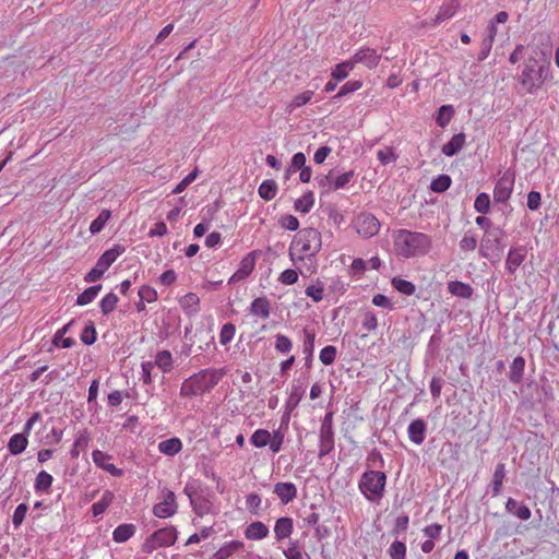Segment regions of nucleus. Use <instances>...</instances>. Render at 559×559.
Masks as SVG:
<instances>
[{
  "label": "nucleus",
  "mask_w": 559,
  "mask_h": 559,
  "mask_svg": "<svg viewBox=\"0 0 559 559\" xmlns=\"http://www.w3.org/2000/svg\"><path fill=\"white\" fill-rule=\"evenodd\" d=\"M271 312L270 301L265 297H259L253 299L250 305V313L260 319H267Z\"/></svg>",
  "instance_id": "nucleus-21"
},
{
  "label": "nucleus",
  "mask_w": 559,
  "mask_h": 559,
  "mask_svg": "<svg viewBox=\"0 0 559 559\" xmlns=\"http://www.w3.org/2000/svg\"><path fill=\"white\" fill-rule=\"evenodd\" d=\"M271 433L269 430L265 429H258L255 430L250 441L255 448H264L270 442Z\"/></svg>",
  "instance_id": "nucleus-45"
},
{
  "label": "nucleus",
  "mask_w": 559,
  "mask_h": 559,
  "mask_svg": "<svg viewBox=\"0 0 559 559\" xmlns=\"http://www.w3.org/2000/svg\"><path fill=\"white\" fill-rule=\"evenodd\" d=\"M92 460L97 467L106 471L112 476L120 477L123 475L122 469L109 462L111 460V455L104 453L100 450H94L92 452Z\"/></svg>",
  "instance_id": "nucleus-13"
},
{
  "label": "nucleus",
  "mask_w": 559,
  "mask_h": 559,
  "mask_svg": "<svg viewBox=\"0 0 559 559\" xmlns=\"http://www.w3.org/2000/svg\"><path fill=\"white\" fill-rule=\"evenodd\" d=\"M286 559H304L302 552L296 542H290L289 547L284 550Z\"/></svg>",
  "instance_id": "nucleus-64"
},
{
  "label": "nucleus",
  "mask_w": 559,
  "mask_h": 559,
  "mask_svg": "<svg viewBox=\"0 0 559 559\" xmlns=\"http://www.w3.org/2000/svg\"><path fill=\"white\" fill-rule=\"evenodd\" d=\"M527 255V249L524 246L510 248L507 260L506 270L509 274H514L518 267L524 262Z\"/></svg>",
  "instance_id": "nucleus-12"
},
{
  "label": "nucleus",
  "mask_w": 559,
  "mask_h": 559,
  "mask_svg": "<svg viewBox=\"0 0 559 559\" xmlns=\"http://www.w3.org/2000/svg\"><path fill=\"white\" fill-rule=\"evenodd\" d=\"M362 326L369 332L376 331L378 329V319L374 312L366 311L364 314Z\"/></svg>",
  "instance_id": "nucleus-62"
},
{
  "label": "nucleus",
  "mask_w": 559,
  "mask_h": 559,
  "mask_svg": "<svg viewBox=\"0 0 559 559\" xmlns=\"http://www.w3.org/2000/svg\"><path fill=\"white\" fill-rule=\"evenodd\" d=\"M453 107L451 105H443L439 108L436 122L439 127L444 128L453 116Z\"/></svg>",
  "instance_id": "nucleus-46"
},
{
  "label": "nucleus",
  "mask_w": 559,
  "mask_h": 559,
  "mask_svg": "<svg viewBox=\"0 0 559 559\" xmlns=\"http://www.w3.org/2000/svg\"><path fill=\"white\" fill-rule=\"evenodd\" d=\"M381 55L371 47H361L349 58L354 68L357 64H362L365 68L372 70L378 67Z\"/></svg>",
  "instance_id": "nucleus-10"
},
{
  "label": "nucleus",
  "mask_w": 559,
  "mask_h": 559,
  "mask_svg": "<svg viewBox=\"0 0 559 559\" xmlns=\"http://www.w3.org/2000/svg\"><path fill=\"white\" fill-rule=\"evenodd\" d=\"M535 76L536 73L534 66H525L521 73L520 81L528 93H533L534 91L540 88V80L535 81Z\"/></svg>",
  "instance_id": "nucleus-18"
},
{
  "label": "nucleus",
  "mask_w": 559,
  "mask_h": 559,
  "mask_svg": "<svg viewBox=\"0 0 559 559\" xmlns=\"http://www.w3.org/2000/svg\"><path fill=\"white\" fill-rule=\"evenodd\" d=\"M334 449L333 414L326 413L320 427L319 456L328 455Z\"/></svg>",
  "instance_id": "nucleus-7"
},
{
  "label": "nucleus",
  "mask_w": 559,
  "mask_h": 559,
  "mask_svg": "<svg viewBox=\"0 0 559 559\" xmlns=\"http://www.w3.org/2000/svg\"><path fill=\"white\" fill-rule=\"evenodd\" d=\"M274 493L284 504H287L296 499L297 488L295 484L290 481H282L275 484Z\"/></svg>",
  "instance_id": "nucleus-15"
},
{
  "label": "nucleus",
  "mask_w": 559,
  "mask_h": 559,
  "mask_svg": "<svg viewBox=\"0 0 559 559\" xmlns=\"http://www.w3.org/2000/svg\"><path fill=\"white\" fill-rule=\"evenodd\" d=\"M154 367H157L163 372H170L174 368V358L169 350L163 349L157 352L155 360L152 361Z\"/></svg>",
  "instance_id": "nucleus-24"
},
{
  "label": "nucleus",
  "mask_w": 559,
  "mask_h": 559,
  "mask_svg": "<svg viewBox=\"0 0 559 559\" xmlns=\"http://www.w3.org/2000/svg\"><path fill=\"white\" fill-rule=\"evenodd\" d=\"M448 289L453 296L461 298H471L473 295V288L468 284L459 281L450 282Z\"/></svg>",
  "instance_id": "nucleus-31"
},
{
  "label": "nucleus",
  "mask_w": 559,
  "mask_h": 559,
  "mask_svg": "<svg viewBox=\"0 0 559 559\" xmlns=\"http://www.w3.org/2000/svg\"><path fill=\"white\" fill-rule=\"evenodd\" d=\"M515 176L510 169L506 170L498 179L493 189V200L497 203H504L512 194Z\"/></svg>",
  "instance_id": "nucleus-8"
},
{
  "label": "nucleus",
  "mask_w": 559,
  "mask_h": 559,
  "mask_svg": "<svg viewBox=\"0 0 559 559\" xmlns=\"http://www.w3.org/2000/svg\"><path fill=\"white\" fill-rule=\"evenodd\" d=\"M52 476L41 471L37 474L36 481H35V488L36 490L45 491L48 490L51 487L52 484Z\"/></svg>",
  "instance_id": "nucleus-52"
},
{
  "label": "nucleus",
  "mask_w": 559,
  "mask_h": 559,
  "mask_svg": "<svg viewBox=\"0 0 559 559\" xmlns=\"http://www.w3.org/2000/svg\"><path fill=\"white\" fill-rule=\"evenodd\" d=\"M324 284L317 280L313 284L309 285L305 294L310 297L314 302H320L323 299Z\"/></svg>",
  "instance_id": "nucleus-43"
},
{
  "label": "nucleus",
  "mask_w": 559,
  "mask_h": 559,
  "mask_svg": "<svg viewBox=\"0 0 559 559\" xmlns=\"http://www.w3.org/2000/svg\"><path fill=\"white\" fill-rule=\"evenodd\" d=\"M182 450V441L173 437L158 443V451L167 456H174Z\"/></svg>",
  "instance_id": "nucleus-23"
},
{
  "label": "nucleus",
  "mask_w": 559,
  "mask_h": 559,
  "mask_svg": "<svg viewBox=\"0 0 559 559\" xmlns=\"http://www.w3.org/2000/svg\"><path fill=\"white\" fill-rule=\"evenodd\" d=\"M431 248V238L418 231L400 229L394 234V249L403 258L425 255Z\"/></svg>",
  "instance_id": "nucleus-2"
},
{
  "label": "nucleus",
  "mask_w": 559,
  "mask_h": 559,
  "mask_svg": "<svg viewBox=\"0 0 559 559\" xmlns=\"http://www.w3.org/2000/svg\"><path fill=\"white\" fill-rule=\"evenodd\" d=\"M355 68L353 66V62L348 59L341 63H337L331 72L332 79L336 81H342L346 79L349 75V72L353 71Z\"/></svg>",
  "instance_id": "nucleus-36"
},
{
  "label": "nucleus",
  "mask_w": 559,
  "mask_h": 559,
  "mask_svg": "<svg viewBox=\"0 0 559 559\" xmlns=\"http://www.w3.org/2000/svg\"><path fill=\"white\" fill-rule=\"evenodd\" d=\"M114 501V493L110 490H105L103 492L102 498L92 504V512L94 516L102 515L106 509Z\"/></svg>",
  "instance_id": "nucleus-32"
},
{
  "label": "nucleus",
  "mask_w": 559,
  "mask_h": 559,
  "mask_svg": "<svg viewBox=\"0 0 559 559\" xmlns=\"http://www.w3.org/2000/svg\"><path fill=\"white\" fill-rule=\"evenodd\" d=\"M506 477V466L503 463H499L496 466L495 473H493V480H492V493L493 496H498L501 490V486L503 483V479Z\"/></svg>",
  "instance_id": "nucleus-44"
},
{
  "label": "nucleus",
  "mask_w": 559,
  "mask_h": 559,
  "mask_svg": "<svg viewBox=\"0 0 559 559\" xmlns=\"http://www.w3.org/2000/svg\"><path fill=\"white\" fill-rule=\"evenodd\" d=\"M314 95L313 91H304L302 93L297 94L286 107L287 112H293L295 109L302 107L308 104Z\"/></svg>",
  "instance_id": "nucleus-33"
},
{
  "label": "nucleus",
  "mask_w": 559,
  "mask_h": 559,
  "mask_svg": "<svg viewBox=\"0 0 559 559\" xmlns=\"http://www.w3.org/2000/svg\"><path fill=\"white\" fill-rule=\"evenodd\" d=\"M294 530L293 519L283 516L280 518L274 525V534L277 540H283L290 536Z\"/></svg>",
  "instance_id": "nucleus-22"
},
{
  "label": "nucleus",
  "mask_w": 559,
  "mask_h": 559,
  "mask_svg": "<svg viewBox=\"0 0 559 559\" xmlns=\"http://www.w3.org/2000/svg\"><path fill=\"white\" fill-rule=\"evenodd\" d=\"M136 532L134 524L126 523L118 525L112 532V539L116 543L129 540Z\"/></svg>",
  "instance_id": "nucleus-26"
},
{
  "label": "nucleus",
  "mask_w": 559,
  "mask_h": 559,
  "mask_svg": "<svg viewBox=\"0 0 559 559\" xmlns=\"http://www.w3.org/2000/svg\"><path fill=\"white\" fill-rule=\"evenodd\" d=\"M28 511V507L26 503H20L12 515V524L14 527L21 526V524L24 522L26 513Z\"/></svg>",
  "instance_id": "nucleus-59"
},
{
  "label": "nucleus",
  "mask_w": 559,
  "mask_h": 559,
  "mask_svg": "<svg viewBox=\"0 0 559 559\" xmlns=\"http://www.w3.org/2000/svg\"><path fill=\"white\" fill-rule=\"evenodd\" d=\"M27 437L24 433L13 435L8 443L9 451L14 454H21L27 447Z\"/></svg>",
  "instance_id": "nucleus-29"
},
{
  "label": "nucleus",
  "mask_w": 559,
  "mask_h": 559,
  "mask_svg": "<svg viewBox=\"0 0 559 559\" xmlns=\"http://www.w3.org/2000/svg\"><path fill=\"white\" fill-rule=\"evenodd\" d=\"M465 135L463 133L454 134L451 140L442 146V153L445 156H454L464 146Z\"/></svg>",
  "instance_id": "nucleus-25"
},
{
  "label": "nucleus",
  "mask_w": 559,
  "mask_h": 559,
  "mask_svg": "<svg viewBox=\"0 0 559 559\" xmlns=\"http://www.w3.org/2000/svg\"><path fill=\"white\" fill-rule=\"evenodd\" d=\"M177 538L178 532L174 526L157 530L144 540L142 550L145 554H152L158 548L174 545Z\"/></svg>",
  "instance_id": "nucleus-6"
},
{
  "label": "nucleus",
  "mask_w": 559,
  "mask_h": 559,
  "mask_svg": "<svg viewBox=\"0 0 559 559\" xmlns=\"http://www.w3.org/2000/svg\"><path fill=\"white\" fill-rule=\"evenodd\" d=\"M391 559H406V545L403 542L394 540L388 548Z\"/></svg>",
  "instance_id": "nucleus-47"
},
{
  "label": "nucleus",
  "mask_w": 559,
  "mask_h": 559,
  "mask_svg": "<svg viewBox=\"0 0 559 559\" xmlns=\"http://www.w3.org/2000/svg\"><path fill=\"white\" fill-rule=\"evenodd\" d=\"M336 353L337 350L335 346L328 345L321 349L319 358L323 365L329 366L334 362Z\"/></svg>",
  "instance_id": "nucleus-53"
},
{
  "label": "nucleus",
  "mask_w": 559,
  "mask_h": 559,
  "mask_svg": "<svg viewBox=\"0 0 559 559\" xmlns=\"http://www.w3.org/2000/svg\"><path fill=\"white\" fill-rule=\"evenodd\" d=\"M455 11H456V4L454 3V1L443 3L439 8L438 13L436 14V17L433 21L435 25L440 24V23L451 19L455 14Z\"/></svg>",
  "instance_id": "nucleus-35"
},
{
  "label": "nucleus",
  "mask_w": 559,
  "mask_h": 559,
  "mask_svg": "<svg viewBox=\"0 0 559 559\" xmlns=\"http://www.w3.org/2000/svg\"><path fill=\"white\" fill-rule=\"evenodd\" d=\"M111 216V213L109 210H103L98 216L91 223L90 225V231L91 234L95 235L98 234L107 224Z\"/></svg>",
  "instance_id": "nucleus-41"
},
{
  "label": "nucleus",
  "mask_w": 559,
  "mask_h": 559,
  "mask_svg": "<svg viewBox=\"0 0 559 559\" xmlns=\"http://www.w3.org/2000/svg\"><path fill=\"white\" fill-rule=\"evenodd\" d=\"M236 334V328L231 323H226L223 325L219 332V343L224 346L229 344Z\"/></svg>",
  "instance_id": "nucleus-55"
},
{
  "label": "nucleus",
  "mask_w": 559,
  "mask_h": 559,
  "mask_svg": "<svg viewBox=\"0 0 559 559\" xmlns=\"http://www.w3.org/2000/svg\"><path fill=\"white\" fill-rule=\"evenodd\" d=\"M314 340H316V334L313 332L305 330L304 353L306 355V359H311L313 356Z\"/></svg>",
  "instance_id": "nucleus-56"
},
{
  "label": "nucleus",
  "mask_w": 559,
  "mask_h": 559,
  "mask_svg": "<svg viewBox=\"0 0 559 559\" xmlns=\"http://www.w3.org/2000/svg\"><path fill=\"white\" fill-rule=\"evenodd\" d=\"M426 429L427 426L423 419L413 420L407 428L409 440L417 445L421 444L426 438Z\"/></svg>",
  "instance_id": "nucleus-17"
},
{
  "label": "nucleus",
  "mask_w": 559,
  "mask_h": 559,
  "mask_svg": "<svg viewBox=\"0 0 559 559\" xmlns=\"http://www.w3.org/2000/svg\"><path fill=\"white\" fill-rule=\"evenodd\" d=\"M269 533V527L264 523L257 521L246 527L245 536L250 540H261L267 537Z\"/></svg>",
  "instance_id": "nucleus-20"
},
{
  "label": "nucleus",
  "mask_w": 559,
  "mask_h": 559,
  "mask_svg": "<svg viewBox=\"0 0 559 559\" xmlns=\"http://www.w3.org/2000/svg\"><path fill=\"white\" fill-rule=\"evenodd\" d=\"M304 394H305L304 385L299 382L293 383L288 399L286 401V408L288 409V412H292L293 409H295L298 406V404L302 400ZM288 419H289V413H287L284 421H288Z\"/></svg>",
  "instance_id": "nucleus-19"
},
{
  "label": "nucleus",
  "mask_w": 559,
  "mask_h": 559,
  "mask_svg": "<svg viewBox=\"0 0 559 559\" xmlns=\"http://www.w3.org/2000/svg\"><path fill=\"white\" fill-rule=\"evenodd\" d=\"M354 226L360 236L370 238L378 234L380 229V222L373 214L360 213L357 215Z\"/></svg>",
  "instance_id": "nucleus-9"
},
{
  "label": "nucleus",
  "mask_w": 559,
  "mask_h": 559,
  "mask_svg": "<svg viewBox=\"0 0 559 559\" xmlns=\"http://www.w3.org/2000/svg\"><path fill=\"white\" fill-rule=\"evenodd\" d=\"M198 176V171L193 170L188 174L173 190V193L178 194L187 189L189 185H191Z\"/></svg>",
  "instance_id": "nucleus-63"
},
{
  "label": "nucleus",
  "mask_w": 559,
  "mask_h": 559,
  "mask_svg": "<svg viewBox=\"0 0 559 559\" xmlns=\"http://www.w3.org/2000/svg\"><path fill=\"white\" fill-rule=\"evenodd\" d=\"M243 548L240 540H231L221 547L212 557V559H228L234 552Z\"/></svg>",
  "instance_id": "nucleus-27"
},
{
  "label": "nucleus",
  "mask_w": 559,
  "mask_h": 559,
  "mask_svg": "<svg viewBox=\"0 0 559 559\" xmlns=\"http://www.w3.org/2000/svg\"><path fill=\"white\" fill-rule=\"evenodd\" d=\"M177 501L174 491L165 490L163 501L153 507V513L159 519H167L177 512Z\"/></svg>",
  "instance_id": "nucleus-11"
},
{
  "label": "nucleus",
  "mask_w": 559,
  "mask_h": 559,
  "mask_svg": "<svg viewBox=\"0 0 559 559\" xmlns=\"http://www.w3.org/2000/svg\"><path fill=\"white\" fill-rule=\"evenodd\" d=\"M474 207H475L476 212H478L480 214L488 213L489 207H490L489 195L485 192L479 193L475 199Z\"/></svg>",
  "instance_id": "nucleus-54"
},
{
  "label": "nucleus",
  "mask_w": 559,
  "mask_h": 559,
  "mask_svg": "<svg viewBox=\"0 0 559 559\" xmlns=\"http://www.w3.org/2000/svg\"><path fill=\"white\" fill-rule=\"evenodd\" d=\"M314 205V194L312 191L304 193L295 201V210L299 213L307 214Z\"/></svg>",
  "instance_id": "nucleus-30"
},
{
  "label": "nucleus",
  "mask_w": 559,
  "mask_h": 559,
  "mask_svg": "<svg viewBox=\"0 0 559 559\" xmlns=\"http://www.w3.org/2000/svg\"><path fill=\"white\" fill-rule=\"evenodd\" d=\"M254 265H255V254H254V252H250L246 257L242 258L238 270L229 278V283H235L237 281L245 280L247 276H249L252 273Z\"/></svg>",
  "instance_id": "nucleus-14"
},
{
  "label": "nucleus",
  "mask_w": 559,
  "mask_h": 559,
  "mask_svg": "<svg viewBox=\"0 0 559 559\" xmlns=\"http://www.w3.org/2000/svg\"><path fill=\"white\" fill-rule=\"evenodd\" d=\"M81 341L86 345H92L96 341V330L93 323L84 328L81 333Z\"/></svg>",
  "instance_id": "nucleus-61"
},
{
  "label": "nucleus",
  "mask_w": 559,
  "mask_h": 559,
  "mask_svg": "<svg viewBox=\"0 0 559 559\" xmlns=\"http://www.w3.org/2000/svg\"><path fill=\"white\" fill-rule=\"evenodd\" d=\"M321 247V234L316 228H304L295 235L289 247V258L301 275L317 272V254Z\"/></svg>",
  "instance_id": "nucleus-1"
},
{
  "label": "nucleus",
  "mask_w": 559,
  "mask_h": 559,
  "mask_svg": "<svg viewBox=\"0 0 559 559\" xmlns=\"http://www.w3.org/2000/svg\"><path fill=\"white\" fill-rule=\"evenodd\" d=\"M124 248L117 245L106 250L97 260L96 266L104 273L110 267V265L123 253Z\"/></svg>",
  "instance_id": "nucleus-16"
},
{
  "label": "nucleus",
  "mask_w": 559,
  "mask_h": 559,
  "mask_svg": "<svg viewBox=\"0 0 559 559\" xmlns=\"http://www.w3.org/2000/svg\"><path fill=\"white\" fill-rule=\"evenodd\" d=\"M274 347L278 353L287 354L293 348V342L284 334H276Z\"/></svg>",
  "instance_id": "nucleus-51"
},
{
  "label": "nucleus",
  "mask_w": 559,
  "mask_h": 559,
  "mask_svg": "<svg viewBox=\"0 0 559 559\" xmlns=\"http://www.w3.org/2000/svg\"><path fill=\"white\" fill-rule=\"evenodd\" d=\"M386 475L380 471L369 469L362 473L358 481V489L366 500L378 502L385 491Z\"/></svg>",
  "instance_id": "nucleus-4"
},
{
  "label": "nucleus",
  "mask_w": 559,
  "mask_h": 559,
  "mask_svg": "<svg viewBox=\"0 0 559 559\" xmlns=\"http://www.w3.org/2000/svg\"><path fill=\"white\" fill-rule=\"evenodd\" d=\"M506 508L509 512L513 513L520 520H528L532 515L531 510L525 504H519L514 499L509 498Z\"/></svg>",
  "instance_id": "nucleus-28"
},
{
  "label": "nucleus",
  "mask_w": 559,
  "mask_h": 559,
  "mask_svg": "<svg viewBox=\"0 0 559 559\" xmlns=\"http://www.w3.org/2000/svg\"><path fill=\"white\" fill-rule=\"evenodd\" d=\"M362 86V82L359 80L348 81L341 86L338 93L333 97L335 99L341 98L349 93L358 91Z\"/></svg>",
  "instance_id": "nucleus-57"
},
{
  "label": "nucleus",
  "mask_w": 559,
  "mask_h": 559,
  "mask_svg": "<svg viewBox=\"0 0 559 559\" xmlns=\"http://www.w3.org/2000/svg\"><path fill=\"white\" fill-rule=\"evenodd\" d=\"M277 190V183L274 180L267 179L261 182L258 193L261 199L270 201L275 198Z\"/></svg>",
  "instance_id": "nucleus-34"
},
{
  "label": "nucleus",
  "mask_w": 559,
  "mask_h": 559,
  "mask_svg": "<svg viewBox=\"0 0 559 559\" xmlns=\"http://www.w3.org/2000/svg\"><path fill=\"white\" fill-rule=\"evenodd\" d=\"M180 306L182 309L194 312L198 310L199 306V297L194 293H188L183 297L180 298Z\"/></svg>",
  "instance_id": "nucleus-49"
},
{
  "label": "nucleus",
  "mask_w": 559,
  "mask_h": 559,
  "mask_svg": "<svg viewBox=\"0 0 559 559\" xmlns=\"http://www.w3.org/2000/svg\"><path fill=\"white\" fill-rule=\"evenodd\" d=\"M377 157L381 162L382 165H388L394 163L397 158L394 150L390 146L381 148L377 152Z\"/></svg>",
  "instance_id": "nucleus-58"
},
{
  "label": "nucleus",
  "mask_w": 559,
  "mask_h": 559,
  "mask_svg": "<svg viewBox=\"0 0 559 559\" xmlns=\"http://www.w3.org/2000/svg\"><path fill=\"white\" fill-rule=\"evenodd\" d=\"M222 369H204L186 379L180 388L182 396L191 397L212 390L223 378Z\"/></svg>",
  "instance_id": "nucleus-3"
},
{
  "label": "nucleus",
  "mask_w": 559,
  "mask_h": 559,
  "mask_svg": "<svg viewBox=\"0 0 559 559\" xmlns=\"http://www.w3.org/2000/svg\"><path fill=\"white\" fill-rule=\"evenodd\" d=\"M525 361L522 357H515L512 361L509 372V379L513 383L520 382L523 376Z\"/></svg>",
  "instance_id": "nucleus-38"
},
{
  "label": "nucleus",
  "mask_w": 559,
  "mask_h": 559,
  "mask_svg": "<svg viewBox=\"0 0 559 559\" xmlns=\"http://www.w3.org/2000/svg\"><path fill=\"white\" fill-rule=\"evenodd\" d=\"M261 503L262 500L258 493H250L246 497V507L250 512L254 514H257L260 510Z\"/></svg>",
  "instance_id": "nucleus-60"
},
{
  "label": "nucleus",
  "mask_w": 559,
  "mask_h": 559,
  "mask_svg": "<svg viewBox=\"0 0 559 559\" xmlns=\"http://www.w3.org/2000/svg\"><path fill=\"white\" fill-rule=\"evenodd\" d=\"M102 289V285H95L86 288L82 294L78 296L76 304L85 306L91 304Z\"/></svg>",
  "instance_id": "nucleus-42"
},
{
  "label": "nucleus",
  "mask_w": 559,
  "mask_h": 559,
  "mask_svg": "<svg viewBox=\"0 0 559 559\" xmlns=\"http://www.w3.org/2000/svg\"><path fill=\"white\" fill-rule=\"evenodd\" d=\"M90 436L86 431H80L74 439L72 450L70 452L72 457H78L80 452L88 447Z\"/></svg>",
  "instance_id": "nucleus-37"
},
{
  "label": "nucleus",
  "mask_w": 559,
  "mask_h": 559,
  "mask_svg": "<svg viewBox=\"0 0 559 559\" xmlns=\"http://www.w3.org/2000/svg\"><path fill=\"white\" fill-rule=\"evenodd\" d=\"M451 185V178L448 175H439L431 181L430 189L433 192H444Z\"/></svg>",
  "instance_id": "nucleus-50"
},
{
  "label": "nucleus",
  "mask_w": 559,
  "mask_h": 559,
  "mask_svg": "<svg viewBox=\"0 0 559 559\" xmlns=\"http://www.w3.org/2000/svg\"><path fill=\"white\" fill-rule=\"evenodd\" d=\"M392 286L401 294L403 295H406V296H411L415 293L416 290V287L415 285L409 282V281H406L404 278H401V277H393L392 278Z\"/></svg>",
  "instance_id": "nucleus-40"
},
{
  "label": "nucleus",
  "mask_w": 559,
  "mask_h": 559,
  "mask_svg": "<svg viewBox=\"0 0 559 559\" xmlns=\"http://www.w3.org/2000/svg\"><path fill=\"white\" fill-rule=\"evenodd\" d=\"M191 507L193 511L200 515L204 516L205 514H209L212 512V503L210 500L204 498H190Z\"/></svg>",
  "instance_id": "nucleus-39"
},
{
  "label": "nucleus",
  "mask_w": 559,
  "mask_h": 559,
  "mask_svg": "<svg viewBox=\"0 0 559 559\" xmlns=\"http://www.w3.org/2000/svg\"><path fill=\"white\" fill-rule=\"evenodd\" d=\"M117 302H118V297L116 294L109 293V294L105 295L99 302V307H100L103 314H108V313L112 312L117 306Z\"/></svg>",
  "instance_id": "nucleus-48"
},
{
  "label": "nucleus",
  "mask_w": 559,
  "mask_h": 559,
  "mask_svg": "<svg viewBox=\"0 0 559 559\" xmlns=\"http://www.w3.org/2000/svg\"><path fill=\"white\" fill-rule=\"evenodd\" d=\"M355 173L353 170L335 175L334 170H330L326 175H320L314 178L317 187L322 194L343 189L353 180Z\"/></svg>",
  "instance_id": "nucleus-5"
}]
</instances>
